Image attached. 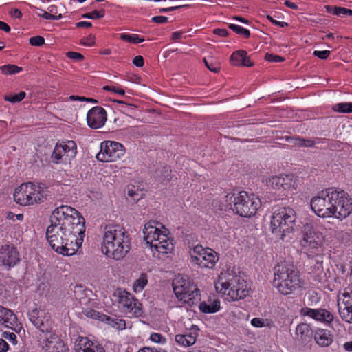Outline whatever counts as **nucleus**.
I'll use <instances>...</instances> for the list:
<instances>
[{"label": "nucleus", "instance_id": "nucleus-18", "mask_svg": "<svg viewBox=\"0 0 352 352\" xmlns=\"http://www.w3.org/2000/svg\"><path fill=\"white\" fill-rule=\"evenodd\" d=\"M34 190L32 189V183L22 184L15 189L14 193V201L21 206L32 205L31 195Z\"/></svg>", "mask_w": 352, "mask_h": 352}, {"label": "nucleus", "instance_id": "nucleus-12", "mask_svg": "<svg viewBox=\"0 0 352 352\" xmlns=\"http://www.w3.org/2000/svg\"><path fill=\"white\" fill-rule=\"evenodd\" d=\"M20 261V253L14 245L5 244L0 248V265L5 270H10Z\"/></svg>", "mask_w": 352, "mask_h": 352}, {"label": "nucleus", "instance_id": "nucleus-53", "mask_svg": "<svg viewBox=\"0 0 352 352\" xmlns=\"http://www.w3.org/2000/svg\"><path fill=\"white\" fill-rule=\"evenodd\" d=\"M68 58L75 60L76 61H81L84 59V56L82 54L74 52H68L67 53Z\"/></svg>", "mask_w": 352, "mask_h": 352}, {"label": "nucleus", "instance_id": "nucleus-61", "mask_svg": "<svg viewBox=\"0 0 352 352\" xmlns=\"http://www.w3.org/2000/svg\"><path fill=\"white\" fill-rule=\"evenodd\" d=\"M95 37L90 34L86 38L82 39L80 43L86 46H92L94 44Z\"/></svg>", "mask_w": 352, "mask_h": 352}, {"label": "nucleus", "instance_id": "nucleus-63", "mask_svg": "<svg viewBox=\"0 0 352 352\" xmlns=\"http://www.w3.org/2000/svg\"><path fill=\"white\" fill-rule=\"evenodd\" d=\"M133 63L136 67H141L144 65V58L140 55L136 56L133 60Z\"/></svg>", "mask_w": 352, "mask_h": 352}, {"label": "nucleus", "instance_id": "nucleus-35", "mask_svg": "<svg viewBox=\"0 0 352 352\" xmlns=\"http://www.w3.org/2000/svg\"><path fill=\"white\" fill-rule=\"evenodd\" d=\"M336 236L342 243L349 245L352 243V230L347 229L338 231Z\"/></svg>", "mask_w": 352, "mask_h": 352}, {"label": "nucleus", "instance_id": "nucleus-33", "mask_svg": "<svg viewBox=\"0 0 352 352\" xmlns=\"http://www.w3.org/2000/svg\"><path fill=\"white\" fill-rule=\"evenodd\" d=\"M126 313L131 314L135 317H138L142 315V304L138 301V299L134 298L132 303H129L127 307L124 310Z\"/></svg>", "mask_w": 352, "mask_h": 352}, {"label": "nucleus", "instance_id": "nucleus-5", "mask_svg": "<svg viewBox=\"0 0 352 352\" xmlns=\"http://www.w3.org/2000/svg\"><path fill=\"white\" fill-rule=\"evenodd\" d=\"M226 207L231 209L234 213L243 217L254 216L261 206V201L254 195H248L245 191L237 194L228 193L224 197Z\"/></svg>", "mask_w": 352, "mask_h": 352}, {"label": "nucleus", "instance_id": "nucleus-29", "mask_svg": "<svg viewBox=\"0 0 352 352\" xmlns=\"http://www.w3.org/2000/svg\"><path fill=\"white\" fill-rule=\"evenodd\" d=\"M32 189L34 190L31 195L32 204L43 202L46 199L47 193L43 186L32 184Z\"/></svg>", "mask_w": 352, "mask_h": 352}, {"label": "nucleus", "instance_id": "nucleus-52", "mask_svg": "<svg viewBox=\"0 0 352 352\" xmlns=\"http://www.w3.org/2000/svg\"><path fill=\"white\" fill-rule=\"evenodd\" d=\"M150 339L151 341L156 343H165L166 341V338H164L162 334L157 333H151Z\"/></svg>", "mask_w": 352, "mask_h": 352}, {"label": "nucleus", "instance_id": "nucleus-60", "mask_svg": "<svg viewBox=\"0 0 352 352\" xmlns=\"http://www.w3.org/2000/svg\"><path fill=\"white\" fill-rule=\"evenodd\" d=\"M315 145V142L311 139H304L301 138L300 147H313Z\"/></svg>", "mask_w": 352, "mask_h": 352}, {"label": "nucleus", "instance_id": "nucleus-15", "mask_svg": "<svg viewBox=\"0 0 352 352\" xmlns=\"http://www.w3.org/2000/svg\"><path fill=\"white\" fill-rule=\"evenodd\" d=\"M320 244V236L314 231L313 227L309 225L305 226L300 240L302 248L307 251L312 252L314 250H318Z\"/></svg>", "mask_w": 352, "mask_h": 352}, {"label": "nucleus", "instance_id": "nucleus-44", "mask_svg": "<svg viewBox=\"0 0 352 352\" xmlns=\"http://www.w3.org/2000/svg\"><path fill=\"white\" fill-rule=\"evenodd\" d=\"M26 96L25 91H21L19 94H15L14 95H6L4 97L5 100L9 101L12 103H16L21 102Z\"/></svg>", "mask_w": 352, "mask_h": 352}, {"label": "nucleus", "instance_id": "nucleus-30", "mask_svg": "<svg viewBox=\"0 0 352 352\" xmlns=\"http://www.w3.org/2000/svg\"><path fill=\"white\" fill-rule=\"evenodd\" d=\"M175 341L184 346H192L195 343L196 334L192 332L186 334H178L175 336Z\"/></svg>", "mask_w": 352, "mask_h": 352}, {"label": "nucleus", "instance_id": "nucleus-56", "mask_svg": "<svg viewBox=\"0 0 352 352\" xmlns=\"http://www.w3.org/2000/svg\"><path fill=\"white\" fill-rule=\"evenodd\" d=\"M330 53L331 52L329 50H322V51L315 50L314 52V55L320 59L324 60L328 58Z\"/></svg>", "mask_w": 352, "mask_h": 352}, {"label": "nucleus", "instance_id": "nucleus-8", "mask_svg": "<svg viewBox=\"0 0 352 352\" xmlns=\"http://www.w3.org/2000/svg\"><path fill=\"white\" fill-rule=\"evenodd\" d=\"M334 188H328L321 191L317 197L311 200V207L314 212L320 217H332L333 200L331 195L334 194Z\"/></svg>", "mask_w": 352, "mask_h": 352}, {"label": "nucleus", "instance_id": "nucleus-11", "mask_svg": "<svg viewBox=\"0 0 352 352\" xmlns=\"http://www.w3.org/2000/svg\"><path fill=\"white\" fill-rule=\"evenodd\" d=\"M338 306L341 318L352 323V287H347L338 295Z\"/></svg>", "mask_w": 352, "mask_h": 352}, {"label": "nucleus", "instance_id": "nucleus-20", "mask_svg": "<svg viewBox=\"0 0 352 352\" xmlns=\"http://www.w3.org/2000/svg\"><path fill=\"white\" fill-rule=\"evenodd\" d=\"M76 352H105L104 348L100 344H96L87 337L79 336L75 343Z\"/></svg>", "mask_w": 352, "mask_h": 352}, {"label": "nucleus", "instance_id": "nucleus-10", "mask_svg": "<svg viewBox=\"0 0 352 352\" xmlns=\"http://www.w3.org/2000/svg\"><path fill=\"white\" fill-rule=\"evenodd\" d=\"M124 153L125 148L122 144L104 141L100 144V151L97 154L96 158L100 162H115L124 156Z\"/></svg>", "mask_w": 352, "mask_h": 352}, {"label": "nucleus", "instance_id": "nucleus-39", "mask_svg": "<svg viewBox=\"0 0 352 352\" xmlns=\"http://www.w3.org/2000/svg\"><path fill=\"white\" fill-rule=\"evenodd\" d=\"M63 146H62L60 144H56L51 157L54 163H59L60 160H62L64 156H65V153H63Z\"/></svg>", "mask_w": 352, "mask_h": 352}, {"label": "nucleus", "instance_id": "nucleus-58", "mask_svg": "<svg viewBox=\"0 0 352 352\" xmlns=\"http://www.w3.org/2000/svg\"><path fill=\"white\" fill-rule=\"evenodd\" d=\"M143 133V130L138 127H131L129 129V133L135 138L142 135Z\"/></svg>", "mask_w": 352, "mask_h": 352}, {"label": "nucleus", "instance_id": "nucleus-41", "mask_svg": "<svg viewBox=\"0 0 352 352\" xmlns=\"http://www.w3.org/2000/svg\"><path fill=\"white\" fill-rule=\"evenodd\" d=\"M204 62L206 67L213 72L214 73H217L220 70V64L217 61L214 60L212 57L208 58H204Z\"/></svg>", "mask_w": 352, "mask_h": 352}, {"label": "nucleus", "instance_id": "nucleus-24", "mask_svg": "<svg viewBox=\"0 0 352 352\" xmlns=\"http://www.w3.org/2000/svg\"><path fill=\"white\" fill-rule=\"evenodd\" d=\"M217 261L218 257L217 253L212 249L208 248L206 249L205 254L203 255V257L197 260L196 265L201 268H212Z\"/></svg>", "mask_w": 352, "mask_h": 352}, {"label": "nucleus", "instance_id": "nucleus-48", "mask_svg": "<svg viewBox=\"0 0 352 352\" xmlns=\"http://www.w3.org/2000/svg\"><path fill=\"white\" fill-rule=\"evenodd\" d=\"M104 15V10H94L92 12L89 13H85L82 15V17L84 19H101Z\"/></svg>", "mask_w": 352, "mask_h": 352}, {"label": "nucleus", "instance_id": "nucleus-28", "mask_svg": "<svg viewBox=\"0 0 352 352\" xmlns=\"http://www.w3.org/2000/svg\"><path fill=\"white\" fill-rule=\"evenodd\" d=\"M113 296L116 298L118 302L124 309V310L129 302L132 303L134 299V297L131 294L121 289H118L115 292Z\"/></svg>", "mask_w": 352, "mask_h": 352}, {"label": "nucleus", "instance_id": "nucleus-21", "mask_svg": "<svg viewBox=\"0 0 352 352\" xmlns=\"http://www.w3.org/2000/svg\"><path fill=\"white\" fill-rule=\"evenodd\" d=\"M82 313L88 318L105 322L113 327L117 326V328H120L122 326H125V322L123 320H119V322H116L113 318L92 309L84 308Z\"/></svg>", "mask_w": 352, "mask_h": 352}, {"label": "nucleus", "instance_id": "nucleus-59", "mask_svg": "<svg viewBox=\"0 0 352 352\" xmlns=\"http://www.w3.org/2000/svg\"><path fill=\"white\" fill-rule=\"evenodd\" d=\"M265 320L260 318H254L251 320V324L255 327H263L265 326Z\"/></svg>", "mask_w": 352, "mask_h": 352}, {"label": "nucleus", "instance_id": "nucleus-14", "mask_svg": "<svg viewBox=\"0 0 352 352\" xmlns=\"http://www.w3.org/2000/svg\"><path fill=\"white\" fill-rule=\"evenodd\" d=\"M39 338L43 340V343L41 342V344L45 352L68 351L67 346L57 334L53 332V331L45 336L39 335Z\"/></svg>", "mask_w": 352, "mask_h": 352}, {"label": "nucleus", "instance_id": "nucleus-49", "mask_svg": "<svg viewBox=\"0 0 352 352\" xmlns=\"http://www.w3.org/2000/svg\"><path fill=\"white\" fill-rule=\"evenodd\" d=\"M29 42L32 46H41L45 43V38L41 36H36L31 37Z\"/></svg>", "mask_w": 352, "mask_h": 352}, {"label": "nucleus", "instance_id": "nucleus-16", "mask_svg": "<svg viewBox=\"0 0 352 352\" xmlns=\"http://www.w3.org/2000/svg\"><path fill=\"white\" fill-rule=\"evenodd\" d=\"M107 119L105 109L99 106L91 108L87 114V125L93 129L102 127L105 124Z\"/></svg>", "mask_w": 352, "mask_h": 352}, {"label": "nucleus", "instance_id": "nucleus-4", "mask_svg": "<svg viewBox=\"0 0 352 352\" xmlns=\"http://www.w3.org/2000/svg\"><path fill=\"white\" fill-rule=\"evenodd\" d=\"M274 286L284 295L292 294L300 287L299 272L292 263L285 261L274 267Z\"/></svg>", "mask_w": 352, "mask_h": 352}, {"label": "nucleus", "instance_id": "nucleus-6", "mask_svg": "<svg viewBox=\"0 0 352 352\" xmlns=\"http://www.w3.org/2000/svg\"><path fill=\"white\" fill-rule=\"evenodd\" d=\"M296 213L290 207L275 210L271 217L272 232L280 239L284 240L287 234L292 233L296 226Z\"/></svg>", "mask_w": 352, "mask_h": 352}, {"label": "nucleus", "instance_id": "nucleus-50", "mask_svg": "<svg viewBox=\"0 0 352 352\" xmlns=\"http://www.w3.org/2000/svg\"><path fill=\"white\" fill-rule=\"evenodd\" d=\"M285 141L292 144V146H300L301 138L299 136H285L284 138Z\"/></svg>", "mask_w": 352, "mask_h": 352}, {"label": "nucleus", "instance_id": "nucleus-37", "mask_svg": "<svg viewBox=\"0 0 352 352\" xmlns=\"http://www.w3.org/2000/svg\"><path fill=\"white\" fill-rule=\"evenodd\" d=\"M247 54L245 50H238L233 52L230 56V61L233 65L241 66L243 56Z\"/></svg>", "mask_w": 352, "mask_h": 352}, {"label": "nucleus", "instance_id": "nucleus-13", "mask_svg": "<svg viewBox=\"0 0 352 352\" xmlns=\"http://www.w3.org/2000/svg\"><path fill=\"white\" fill-rule=\"evenodd\" d=\"M28 316L30 322L41 331L39 335L45 336L52 331L49 314L34 309L28 314Z\"/></svg>", "mask_w": 352, "mask_h": 352}, {"label": "nucleus", "instance_id": "nucleus-57", "mask_svg": "<svg viewBox=\"0 0 352 352\" xmlns=\"http://www.w3.org/2000/svg\"><path fill=\"white\" fill-rule=\"evenodd\" d=\"M352 15V10L345 8L338 7L336 9V15L344 16V15Z\"/></svg>", "mask_w": 352, "mask_h": 352}, {"label": "nucleus", "instance_id": "nucleus-34", "mask_svg": "<svg viewBox=\"0 0 352 352\" xmlns=\"http://www.w3.org/2000/svg\"><path fill=\"white\" fill-rule=\"evenodd\" d=\"M63 146V153L69 160L74 158L77 153L76 144L74 141H68L67 143L60 144Z\"/></svg>", "mask_w": 352, "mask_h": 352}, {"label": "nucleus", "instance_id": "nucleus-25", "mask_svg": "<svg viewBox=\"0 0 352 352\" xmlns=\"http://www.w3.org/2000/svg\"><path fill=\"white\" fill-rule=\"evenodd\" d=\"M268 183L275 189L283 188L284 190H287L292 186L290 175H285V177L274 176L269 179Z\"/></svg>", "mask_w": 352, "mask_h": 352}, {"label": "nucleus", "instance_id": "nucleus-38", "mask_svg": "<svg viewBox=\"0 0 352 352\" xmlns=\"http://www.w3.org/2000/svg\"><path fill=\"white\" fill-rule=\"evenodd\" d=\"M148 283L147 276L146 274H142L138 279L133 283V290L135 292H142Z\"/></svg>", "mask_w": 352, "mask_h": 352}, {"label": "nucleus", "instance_id": "nucleus-64", "mask_svg": "<svg viewBox=\"0 0 352 352\" xmlns=\"http://www.w3.org/2000/svg\"><path fill=\"white\" fill-rule=\"evenodd\" d=\"M151 21L157 23H165L168 21V18L164 16H155L152 17Z\"/></svg>", "mask_w": 352, "mask_h": 352}, {"label": "nucleus", "instance_id": "nucleus-42", "mask_svg": "<svg viewBox=\"0 0 352 352\" xmlns=\"http://www.w3.org/2000/svg\"><path fill=\"white\" fill-rule=\"evenodd\" d=\"M333 110L336 111L343 113H349L352 112V102H342L336 104Z\"/></svg>", "mask_w": 352, "mask_h": 352}, {"label": "nucleus", "instance_id": "nucleus-46", "mask_svg": "<svg viewBox=\"0 0 352 352\" xmlns=\"http://www.w3.org/2000/svg\"><path fill=\"white\" fill-rule=\"evenodd\" d=\"M229 28L238 34L244 36L248 38L250 36V32L248 30L235 24H230Z\"/></svg>", "mask_w": 352, "mask_h": 352}, {"label": "nucleus", "instance_id": "nucleus-62", "mask_svg": "<svg viewBox=\"0 0 352 352\" xmlns=\"http://www.w3.org/2000/svg\"><path fill=\"white\" fill-rule=\"evenodd\" d=\"M113 102L122 104L123 110L126 111H129V110H133V109H135V106H133L132 104H127V103H126V102H123L122 100H113Z\"/></svg>", "mask_w": 352, "mask_h": 352}, {"label": "nucleus", "instance_id": "nucleus-23", "mask_svg": "<svg viewBox=\"0 0 352 352\" xmlns=\"http://www.w3.org/2000/svg\"><path fill=\"white\" fill-rule=\"evenodd\" d=\"M153 245V250L162 254H167L173 250L172 241L166 234L163 233L162 231L160 232Z\"/></svg>", "mask_w": 352, "mask_h": 352}, {"label": "nucleus", "instance_id": "nucleus-40", "mask_svg": "<svg viewBox=\"0 0 352 352\" xmlns=\"http://www.w3.org/2000/svg\"><path fill=\"white\" fill-rule=\"evenodd\" d=\"M0 70L3 74L12 75L19 73L22 70V67H20L15 65H5L0 67Z\"/></svg>", "mask_w": 352, "mask_h": 352}, {"label": "nucleus", "instance_id": "nucleus-26", "mask_svg": "<svg viewBox=\"0 0 352 352\" xmlns=\"http://www.w3.org/2000/svg\"><path fill=\"white\" fill-rule=\"evenodd\" d=\"M296 334L299 340L307 343L311 341L313 336V331L308 324L300 323L296 327Z\"/></svg>", "mask_w": 352, "mask_h": 352}, {"label": "nucleus", "instance_id": "nucleus-17", "mask_svg": "<svg viewBox=\"0 0 352 352\" xmlns=\"http://www.w3.org/2000/svg\"><path fill=\"white\" fill-rule=\"evenodd\" d=\"M323 255L316 254L311 256L309 255L308 264L310 266L309 273L313 275L314 279L318 282H323L326 279V274L323 271Z\"/></svg>", "mask_w": 352, "mask_h": 352}, {"label": "nucleus", "instance_id": "nucleus-1", "mask_svg": "<svg viewBox=\"0 0 352 352\" xmlns=\"http://www.w3.org/2000/svg\"><path fill=\"white\" fill-rule=\"evenodd\" d=\"M50 222L46 237L52 248L63 256L75 254L83 242L85 218L75 208L61 205L53 210Z\"/></svg>", "mask_w": 352, "mask_h": 352}, {"label": "nucleus", "instance_id": "nucleus-27", "mask_svg": "<svg viewBox=\"0 0 352 352\" xmlns=\"http://www.w3.org/2000/svg\"><path fill=\"white\" fill-rule=\"evenodd\" d=\"M314 340L318 345L328 346L333 342V336L327 330L319 329L315 332Z\"/></svg>", "mask_w": 352, "mask_h": 352}, {"label": "nucleus", "instance_id": "nucleus-31", "mask_svg": "<svg viewBox=\"0 0 352 352\" xmlns=\"http://www.w3.org/2000/svg\"><path fill=\"white\" fill-rule=\"evenodd\" d=\"M17 322L16 315L8 309H5L0 323L5 324L6 327H12Z\"/></svg>", "mask_w": 352, "mask_h": 352}, {"label": "nucleus", "instance_id": "nucleus-32", "mask_svg": "<svg viewBox=\"0 0 352 352\" xmlns=\"http://www.w3.org/2000/svg\"><path fill=\"white\" fill-rule=\"evenodd\" d=\"M199 309L203 313H215L220 309V302L218 300H214V301L209 302H201L199 305Z\"/></svg>", "mask_w": 352, "mask_h": 352}, {"label": "nucleus", "instance_id": "nucleus-43", "mask_svg": "<svg viewBox=\"0 0 352 352\" xmlns=\"http://www.w3.org/2000/svg\"><path fill=\"white\" fill-rule=\"evenodd\" d=\"M120 38L124 41L132 43H139L144 41L143 38H140L138 34H128L126 33L121 34Z\"/></svg>", "mask_w": 352, "mask_h": 352}, {"label": "nucleus", "instance_id": "nucleus-51", "mask_svg": "<svg viewBox=\"0 0 352 352\" xmlns=\"http://www.w3.org/2000/svg\"><path fill=\"white\" fill-rule=\"evenodd\" d=\"M265 59L269 62L274 63L282 62L285 60L283 56L269 53L265 54Z\"/></svg>", "mask_w": 352, "mask_h": 352}, {"label": "nucleus", "instance_id": "nucleus-2", "mask_svg": "<svg viewBox=\"0 0 352 352\" xmlns=\"http://www.w3.org/2000/svg\"><path fill=\"white\" fill-rule=\"evenodd\" d=\"M131 250V239L125 229L120 225H109L104 230L102 251L115 260L124 258Z\"/></svg>", "mask_w": 352, "mask_h": 352}, {"label": "nucleus", "instance_id": "nucleus-45", "mask_svg": "<svg viewBox=\"0 0 352 352\" xmlns=\"http://www.w3.org/2000/svg\"><path fill=\"white\" fill-rule=\"evenodd\" d=\"M34 8H35L36 10H37L38 11H42V13H37V14H38V16L45 19H47V20H58V19L62 18V14H60L58 15H54L52 14H50L48 12H46V11L42 10L41 8H37V7H34Z\"/></svg>", "mask_w": 352, "mask_h": 352}, {"label": "nucleus", "instance_id": "nucleus-47", "mask_svg": "<svg viewBox=\"0 0 352 352\" xmlns=\"http://www.w3.org/2000/svg\"><path fill=\"white\" fill-rule=\"evenodd\" d=\"M127 195L131 199V200L137 202L142 197V194L135 189L134 186L131 188H129Z\"/></svg>", "mask_w": 352, "mask_h": 352}, {"label": "nucleus", "instance_id": "nucleus-9", "mask_svg": "<svg viewBox=\"0 0 352 352\" xmlns=\"http://www.w3.org/2000/svg\"><path fill=\"white\" fill-rule=\"evenodd\" d=\"M333 200L332 211L333 217L342 220L352 212V199L344 190H334V194L331 195Z\"/></svg>", "mask_w": 352, "mask_h": 352}, {"label": "nucleus", "instance_id": "nucleus-3", "mask_svg": "<svg viewBox=\"0 0 352 352\" xmlns=\"http://www.w3.org/2000/svg\"><path fill=\"white\" fill-rule=\"evenodd\" d=\"M217 292L227 296L228 300L235 301L249 295L246 281L233 271L221 272L215 283Z\"/></svg>", "mask_w": 352, "mask_h": 352}, {"label": "nucleus", "instance_id": "nucleus-54", "mask_svg": "<svg viewBox=\"0 0 352 352\" xmlns=\"http://www.w3.org/2000/svg\"><path fill=\"white\" fill-rule=\"evenodd\" d=\"M3 337L5 338L6 339H8L14 344H16L17 343V337L14 333L5 331L3 333Z\"/></svg>", "mask_w": 352, "mask_h": 352}, {"label": "nucleus", "instance_id": "nucleus-55", "mask_svg": "<svg viewBox=\"0 0 352 352\" xmlns=\"http://www.w3.org/2000/svg\"><path fill=\"white\" fill-rule=\"evenodd\" d=\"M103 89L106 91H110L116 94H118L120 95H124L125 91L124 89L114 87V86H109L106 85L103 87Z\"/></svg>", "mask_w": 352, "mask_h": 352}, {"label": "nucleus", "instance_id": "nucleus-19", "mask_svg": "<svg viewBox=\"0 0 352 352\" xmlns=\"http://www.w3.org/2000/svg\"><path fill=\"white\" fill-rule=\"evenodd\" d=\"M302 316H308L317 321L331 323L333 320V315L325 309H311L303 307L300 311Z\"/></svg>", "mask_w": 352, "mask_h": 352}, {"label": "nucleus", "instance_id": "nucleus-7", "mask_svg": "<svg viewBox=\"0 0 352 352\" xmlns=\"http://www.w3.org/2000/svg\"><path fill=\"white\" fill-rule=\"evenodd\" d=\"M173 288L179 300L193 306L201 300L199 289L188 277L178 276L173 281Z\"/></svg>", "mask_w": 352, "mask_h": 352}, {"label": "nucleus", "instance_id": "nucleus-22", "mask_svg": "<svg viewBox=\"0 0 352 352\" xmlns=\"http://www.w3.org/2000/svg\"><path fill=\"white\" fill-rule=\"evenodd\" d=\"M155 221H149L144 226L143 230L144 239L146 241L147 247H149L151 250L154 249V244L161 230L155 226Z\"/></svg>", "mask_w": 352, "mask_h": 352}, {"label": "nucleus", "instance_id": "nucleus-36", "mask_svg": "<svg viewBox=\"0 0 352 352\" xmlns=\"http://www.w3.org/2000/svg\"><path fill=\"white\" fill-rule=\"evenodd\" d=\"M206 251V249H204L201 245L195 246L190 252L191 262L196 265L197 260H198L199 258H201V257H203V255L205 254Z\"/></svg>", "mask_w": 352, "mask_h": 352}]
</instances>
